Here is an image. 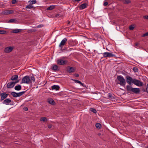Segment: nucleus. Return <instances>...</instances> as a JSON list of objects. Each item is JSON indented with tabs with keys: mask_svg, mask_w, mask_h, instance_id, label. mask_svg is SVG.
Segmentation results:
<instances>
[{
	"mask_svg": "<svg viewBox=\"0 0 148 148\" xmlns=\"http://www.w3.org/2000/svg\"><path fill=\"white\" fill-rule=\"evenodd\" d=\"M67 41V39L66 38H64L61 41L60 44L59 45V47L60 48V50H62V49L64 45L65 44Z\"/></svg>",
	"mask_w": 148,
	"mask_h": 148,
	"instance_id": "9",
	"label": "nucleus"
},
{
	"mask_svg": "<svg viewBox=\"0 0 148 148\" xmlns=\"http://www.w3.org/2000/svg\"><path fill=\"white\" fill-rule=\"evenodd\" d=\"M29 2L30 4L32 5L36 3V0H30Z\"/></svg>",
	"mask_w": 148,
	"mask_h": 148,
	"instance_id": "27",
	"label": "nucleus"
},
{
	"mask_svg": "<svg viewBox=\"0 0 148 148\" xmlns=\"http://www.w3.org/2000/svg\"><path fill=\"white\" fill-rule=\"evenodd\" d=\"M71 80H72L73 81H74V82L75 83H77L79 84L81 86H83L84 87H85L86 86L83 83H82V82H80L77 80H75V79H71Z\"/></svg>",
	"mask_w": 148,
	"mask_h": 148,
	"instance_id": "15",
	"label": "nucleus"
},
{
	"mask_svg": "<svg viewBox=\"0 0 148 148\" xmlns=\"http://www.w3.org/2000/svg\"><path fill=\"white\" fill-rule=\"evenodd\" d=\"M40 121H47V119L45 117H43L40 118Z\"/></svg>",
	"mask_w": 148,
	"mask_h": 148,
	"instance_id": "28",
	"label": "nucleus"
},
{
	"mask_svg": "<svg viewBox=\"0 0 148 148\" xmlns=\"http://www.w3.org/2000/svg\"><path fill=\"white\" fill-rule=\"evenodd\" d=\"M6 33V32L4 30H0V34H5Z\"/></svg>",
	"mask_w": 148,
	"mask_h": 148,
	"instance_id": "34",
	"label": "nucleus"
},
{
	"mask_svg": "<svg viewBox=\"0 0 148 148\" xmlns=\"http://www.w3.org/2000/svg\"><path fill=\"white\" fill-rule=\"evenodd\" d=\"M125 78L127 82L129 84V85L131 86L132 83H133L134 79H133L131 77L129 76H127Z\"/></svg>",
	"mask_w": 148,
	"mask_h": 148,
	"instance_id": "5",
	"label": "nucleus"
},
{
	"mask_svg": "<svg viewBox=\"0 0 148 148\" xmlns=\"http://www.w3.org/2000/svg\"><path fill=\"white\" fill-rule=\"evenodd\" d=\"M26 111H27L28 110V108L27 107H25L23 108Z\"/></svg>",
	"mask_w": 148,
	"mask_h": 148,
	"instance_id": "42",
	"label": "nucleus"
},
{
	"mask_svg": "<svg viewBox=\"0 0 148 148\" xmlns=\"http://www.w3.org/2000/svg\"><path fill=\"white\" fill-rule=\"evenodd\" d=\"M59 14H57L56 15V17H57V16H59Z\"/></svg>",
	"mask_w": 148,
	"mask_h": 148,
	"instance_id": "48",
	"label": "nucleus"
},
{
	"mask_svg": "<svg viewBox=\"0 0 148 148\" xmlns=\"http://www.w3.org/2000/svg\"><path fill=\"white\" fill-rule=\"evenodd\" d=\"M133 84L135 85L140 87L143 86V82H141L139 80H138L136 79H134V81L133 82Z\"/></svg>",
	"mask_w": 148,
	"mask_h": 148,
	"instance_id": "7",
	"label": "nucleus"
},
{
	"mask_svg": "<svg viewBox=\"0 0 148 148\" xmlns=\"http://www.w3.org/2000/svg\"><path fill=\"white\" fill-rule=\"evenodd\" d=\"M35 79L33 75L31 76L26 75L22 79L21 83L32 84L35 82Z\"/></svg>",
	"mask_w": 148,
	"mask_h": 148,
	"instance_id": "1",
	"label": "nucleus"
},
{
	"mask_svg": "<svg viewBox=\"0 0 148 148\" xmlns=\"http://www.w3.org/2000/svg\"><path fill=\"white\" fill-rule=\"evenodd\" d=\"M57 62L58 64L62 65H65L67 63V61L66 60L60 59H58Z\"/></svg>",
	"mask_w": 148,
	"mask_h": 148,
	"instance_id": "6",
	"label": "nucleus"
},
{
	"mask_svg": "<svg viewBox=\"0 0 148 148\" xmlns=\"http://www.w3.org/2000/svg\"><path fill=\"white\" fill-rule=\"evenodd\" d=\"M117 79L118 82H117V84H119L122 86H125L126 84V81L124 78L121 75H118Z\"/></svg>",
	"mask_w": 148,
	"mask_h": 148,
	"instance_id": "3",
	"label": "nucleus"
},
{
	"mask_svg": "<svg viewBox=\"0 0 148 148\" xmlns=\"http://www.w3.org/2000/svg\"><path fill=\"white\" fill-rule=\"evenodd\" d=\"M148 36V32L146 33L145 34L142 35V37H145L146 36Z\"/></svg>",
	"mask_w": 148,
	"mask_h": 148,
	"instance_id": "35",
	"label": "nucleus"
},
{
	"mask_svg": "<svg viewBox=\"0 0 148 148\" xmlns=\"http://www.w3.org/2000/svg\"><path fill=\"white\" fill-rule=\"evenodd\" d=\"M126 89L127 91L132 92L136 94H138L139 93L140 90L139 88H132L130 85H127L126 86Z\"/></svg>",
	"mask_w": 148,
	"mask_h": 148,
	"instance_id": "2",
	"label": "nucleus"
},
{
	"mask_svg": "<svg viewBox=\"0 0 148 148\" xmlns=\"http://www.w3.org/2000/svg\"><path fill=\"white\" fill-rule=\"evenodd\" d=\"M134 29V27L132 25H131L129 27V29L130 30H133Z\"/></svg>",
	"mask_w": 148,
	"mask_h": 148,
	"instance_id": "37",
	"label": "nucleus"
},
{
	"mask_svg": "<svg viewBox=\"0 0 148 148\" xmlns=\"http://www.w3.org/2000/svg\"><path fill=\"white\" fill-rule=\"evenodd\" d=\"M67 71L69 73H73L75 71V69L72 67L69 66L67 69Z\"/></svg>",
	"mask_w": 148,
	"mask_h": 148,
	"instance_id": "12",
	"label": "nucleus"
},
{
	"mask_svg": "<svg viewBox=\"0 0 148 148\" xmlns=\"http://www.w3.org/2000/svg\"><path fill=\"white\" fill-rule=\"evenodd\" d=\"M88 5L86 3H84L80 5L79 8L80 10H83L86 8Z\"/></svg>",
	"mask_w": 148,
	"mask_h": 148,
	"instance_id": "13",
	"label": "nucleus"
},
{
	"mask_svg": "<svg viewBox=\"0 0 148 148\" xmlns=\"http://www.w3.org/2000/svg\"><path fill=\"white\" fill-rule=\"evenodd\" d=\"M52 127V125H48V127L49 128H51Z\"/></svg>",
	"mask_w": 148,
	"mask_h": 148,
	"instance_id": "45",
	"label": "nucleus"
},
{
	"mask_svg": "<svg viewBox=\"0 0 148 148\" xmlns=\"http://www.w3.org/2000/svg\"><path fill=\"white\" fill-rule=\"evenodd\" d=\"M20 29H16L12 30V32L13 33H17L20 32Z\"/></svg>",
	"mask_w": 148,
	"mask_h": 148,
	"instance_id": "24",
	"label": "nucleus"
},
{
	"mask_svg": "<svg viewBox=\"0 0 148 148\" xmlns=\"http://www.w3.org/2000/svg\"><path fill=\"white\" fill-rule=\"evenodd\" d=\"M8 95V94H6L5 93H1L0 96L1 97V100L2 101L6 98L7 97Z\"/></svg>",
	"mask_w": 148,
	"mask_h": 148,
	"instance_id": "11",
	"label": "nucleus"
},
{
	"mask_svg": "<svg viewBox=\"0 0 148 148\" xmlns=\"http://www.w3.org/2000/svg\"><path fill=\"white\" fill-rule=\"evenodd\" d=\"M16 21L15 19H11L8 21L9 23H13Z\"/></svg>",
	"mask_w": 148,
	"mask_h": 148,
	"instance_id": "33",
	"label": "nucleus"
},
{
	"mask_svg": "<svg viewBox=\"0 0 148 148\" xmlns=\"http://www.w3.org/2000/svg\"><path fill=\"white\" fill-rule=\"evenodd\" d=\"M13 11L12 10H6L5 11L4 14H9L13 13Z\"/></svg>",
	"mask_w": 148,
	"mask_h": 148,
	"instance_id": "19",
	"label": "nucleus"
},
{
	"mask_svg": "<svg viewBox=\"0 0 148 148\" xmlns=\"http://www.w3.org/2000/svg\"><path fill=\"white\" fill-rule=\"evenodd\" d=\"M16 3V0H12V3L13 4H14Z\"/></svg>",
	"mask_w": 148,
	"mask_h": 148,
	"instance_id": "38",
	"label": "nucleus"
},
{
	"mask_svg": "<svg viewBox=\"0 0 148 148\" xmlns=\"http://www.w3.org/2000/svg\"><path fill=\"white\" fill-rule=\"evenodd\" d=\"M19 80H18L15 82H10L8 83L7 85V87L8 88H13L15 84L19 82Z\"/></svg>",
	"mask_w": 148,
	"mask_h": 148,
	"instance_id": "4",
	"label": "nucleus"
},
{
	"mask_svg": "<svg viewBox=\"0 0 148 148\" xmlns=\"http://www.w3.org/2000/svg\"><path fill=\"white\" fill-rule=\"evenodd\" d=\"M60 87L58 85H54L52 86L51 89L52 90H59Z\"/></svg>",
	"mask_w": 148,
	"mask_h": 148,
	"instance_id": "16",
	"label": "nucleus"
},
{
	"mask_svg": "<svg viewBox=\"0 0 148 148\" xmlns=\"http://www.w3.org/2000/svg\"><path fill=\"white\" fill-rule=\"evenodd\" d=\"M95 126L97 128L99 129L101 128V125L100 123H97L96 124Z\"/></svg>",
	"mask_w": 148,
	"mask_h": 148,
	"instance_id": "30",
	"label": "nucleus"
},
{
	"mask_svg": "<svg viewBox=\"0 0 148 148\" xmlns=\"http://www.w3.org/2000/svg\"><path fill=\"white\" fill-rule=\"evenodd\" d=\"M25 8L26 9H31L32 8L34 9L35 8L33 5L29 4L25 7Z\"/></svg>",
	"mask_w": 148,
	"mask_h": 148,
	"instance_id": "20",
	"label": "nucleus"
},
{
	"mask_svg": "<svg viewBox=\"0 0 148 148\" xmlns=\"http://www.w3.org/2000/svg\"><path fill=\"white\" fill-rule=\"evenodd\" d=\"M43 26V25H38L37 27L38 28H40L42 27Z\"/></svg>",
	"mask_w": 148,
	"mask_h": 148,
	"instance_id": "41",
	"label": "nucleus"
},
{
	"mask_svg": "<svg viewBox=\"0 0 148 148\" xmlns=\"http://www.w3.org/2000/svg\"><path fill=\"white\" fill-rule=\"evenodd\" d=\"M143 18L145 19L148 20V16H143Z\"/></svg>",
	"mask_w": 148,
	"mask_h": 148,
	"instance_id": "39",
	"label": "nucleus"
},
{
	"mask_svg": "<svg viewBox=\"0 0 148 148\" xmlns=\"http://www.w3.org/2000/svg\"><path fill=\"white\" fill-rule=\"evenodd\" d=\"M131 2V1L130 0H125V3L128 4L130 3Z\"/></svg>",
	"mask_w": 148,
	"mask_h": 148,
	"instance_id": "36",
	"label": "nucleus"
},
{
	"mask_svg": "<svg viewBox=\"0 0 148 148\" xmlns=\"http://www.w3.org/2000/svg\"><path fill=\"white\" fill-rule=\"evenodd\" d=\"M55 8V6L52 5L50 6L49 7L47 8V10H51L54 9Z\"/></svg>",
	"mask_w": 148,
	"mask_h": 148,
	"instance_id": "22",
	"label": "nucleus"
},
{
	"mask_svg": "<svg viewBox=\"0 0 148 148\" xmlns=\"http://www.w3.org/2000/svg\"><path fill=\"white\" fill-rule=\"evenodd\" d=\"M74 75L76 77H78L79 76V75L78 74L75 73V74Z\"/></svg>",
	"mask_w": 148,
	"mask_h": 148,
	"instance_id": "43",
	"label": "nucleus"
},
{
	"mask_svg": "<svg viewBox=\"0 0 148 148\" xmlns=\"http://www.w3.org/2000/svg\"><path fill=\"white\" fill-rule=\"evenodd\" d=\"M104 58L107 57H112L115 56V55L111 53L108 52H105L102 53Z\"/></svg>",
	"mask_w": 148,
	"mask_h": 148,
	"instance_id": "8",
	"label": "nucleus"
},
{
	"mask_svg": "<svg viewBox=\"0 0 148 148\" xmlns=\"http://www.w3.org/2000/svg\"><path fill=\"white\" fill-rule=\"evenodd\" d=\"M90 110L91 112H93L94 113H97L96 110L94 108H90Z\"/></svg>",
	"mask_w": 148,
	"mask_h": 148,
	"instance_id": "29",
	"label": "nucleus"
},
{
	"mask_svg": "<svg viewBox=\"0 0 148 148\" xmlns=\"http://www.w3.org/2000/svg\"><path fill=\"white\" fill-rule=\"evenodd\" d=\"M142 90L143 91V92H146V89H145V88H143L142 89Z\"/></svg>",
	"mask_w": 148,
	"mask_h": 148,
	"instance_id": "46",
	"label": "nucleus"
},
{
	"mask_svg": "<svg viewBox=\"0 0 148 148\" xmlns=\"http://www.w3.org/2000/svg\"><path fill=\"white\" fill-rule=\"evenodd\" d=\"M11 101L12 100L11 99H7L3 101V103L6 105H8L9 104V103H10Z\"/></svg>",
	"mask_w": 148,
	"mask_h": 148,
	"instance_id": "14",
	"label": "nucleus"
},
{
	"mask_svg": "<svg viewBox=\"0 0 148 148\" xmlns=\"http://www.w3.org/2000/svg\"><path fill=\"white\" fill-rule=\"evenodd\" d=\"M145 148H148V146H147L145 147Z\"/></svg>",
	"mask_w": 148,
	"mask_h": 148,
	"instance_id": "49",
	"label": "nucleus"
},
{
	"mask_svg": "<svg viewBox=\"0 0 148 148\" xmlns=\"http://www.w3.org/2000/svg\"><path fill=\"white\" fill-rule=\"evenodd\" d=\"M108 97L112 99H114V97L112 96V94L110 93H109L108 94Z\"/></svg>",
	"mask_w": 148,
	"mask_h": 148,
	"instance_id": "32",
	"label": "nucleus"
},
{
	"mask_svg": "<svg viewBox=\"0 0 148 148\" xmlns=\"http://www.w3.org/2000/svg\"><path fill=\"white\" fill-rule=\"evenodd\" d=\"M146 92L148 93V84L147 85Z\"/></svg>",
	"mask_w": 148,
	"mask_h": 148,
	"instance_id": "44",
	"label": "nucleus"
},
{
	"mask_svg": "<svg viewBox=\"0 0 148 148\" xmlns=\"http://www.w3.org/2000/svg\"><path fill=\"white\" fill-rule=\"evenodd\" d=\"M11 95L14 97H17V93L14 92H11Z\"/></svg>",
	"mask_w": 148,
	"mask_h": 148,
	"instance_id": "26",
	"label": "nucleus"
},
{
	"mask_svg": "<svg viewBox=\"0 0 148 148\" xmlns=\"http://www.w3.org/2000/svg\"><path fill=\"white\" fill-rule=\"evenodd\" d=\"M18 78V76L17 75H15L12 76L10 78V80L12 81L16 80Z\"/></svg>",
	"mask_w": 148,
	"mask_h": 148,
	"instance_id": "18",
	"label": "nucleus"
},
{
	"mask_svg": "<svg viewBox=\"0 0 148 148\" xmlns=\"http://www.w3.org/2000/svg\"><path fill=\"white\" fill-rule=\"evenodd\" d=\"M108 3L107 2H105L103 3V5L105 6H106L108 5Z\"/></svg>",
	"mask_w": 148,
	"mask_h": 148,
	"instance_id": "40",
	"label": "nucleus"
},
{
	"mask_svg": "<svg viewBox=\"0 0 148 148\" xmlns=\"http://www.w3.org/2000/svg\"><path fill=\"white\" fill-rule=\"evenodd\" d=\"M14 89L16 90H20L21 89V86L20 85L16 86L15 87Z\"/></svg>",
	"mask_w": 148,
	"mask_h": 148,
	"instance_id": "21",
	"label": "nucleus"
},
{
	"mask_svg": "<svg viewBox=\"0 0 148 148\" xmlns=\"http://www.w3.org/2000/svg\"><path fill=\"white\" fill-rule=\"evenodd\" d=\"M25 92H26V91H22V92H20L19 93H17V97H20V96H22L24 93H25Z\"/></svg>",
	"mask_w": 148,
	"mask_h": 148,
	"instance_id": "25",
	"label": "nucleus"
},
{
	"mask_svg": "<svg viewBox=\"0 0 148 148\" xmlns=\"http://www.w3.org/2000/svg\"><path fill=\"white\" fill-rule=\"evenodd\" d=\"M58 66L55 64H53L52 66V69L54 71H56L58 69Z\"/></svg>",
	"mask_w": 148,
	"mask_h": 148,
	"instance_id": "23",
	"label": "nucleus"
},
{
	"mask_svg": "<svg viewBox=\"0 0 148 148\" xmlns=\"http://www.w3.org/2000/svg\"><path fill=\"white\" fill-rule=\"evenodd\" d=\"M138 44H139L138 43H135V45L136 46H138Z\"/></svg>",
	"mask_w": 148,
	"mask_h": 148,
	"instance_id": "47",
	"label": "nucleus"
},
{
	"mask_svg": "<svg viewBox=\"0 0 148 148\" xmlns=\"http://www.w3.org/2000/svg\"><path fill=\"white\" fill-rule=\"evenodd\" d=\"M48 102L49 104L52 105H54L55 104V102L52 99H49L48 100Z\"/></svg>",
	"mask_w": 148,
	"mask_h": 148,
	"instance_id": "17",
	"label": "nucleus"
},
{
	"mask_svg": "<svg viewBox=\"0 0 148 148\" xmlns=\"http://www.w3.org/2000/svg\"><path fill=\"white\" fill-rule=\"evenodd\" d=\"M133 70L134 72H137L138 71V69L136 67H133Z\"/></svg>",
	"mask_w": 148,
	"mask_h": 148,
	"instance_id": "31",
	"label": "nucleus"
},
{
	"mask_svg": "<svg viewBox=\"0 0 148 148\" xmlns=\"http://www.w3.org/2000/svg\"><path fill=\"white\" fill-rule=\"evenodd\" d=\"M13 49V48L12 47H7L5 48L4 51L6 53H8L11 52Z\"/></svg>",
	"mask_w": 148,
	"mask_h": 148,
	"instance_id": "10",
	"label": "nucleus"
}]
</instances>
